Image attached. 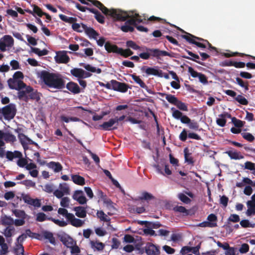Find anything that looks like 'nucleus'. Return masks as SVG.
Wrapping results in <instances>:
<instances>
[{
	"label": "nucleus",
	"instance_id": "8",
	"mask_svg": "<svg viewBox=\"0 0 255 255\" xmlns=\"http://www.w3.org/2000/svg\"><path fill=\"white\" fill-rule=\"evenodd\" d=\"M141 70L144 72L147 75H154L159 77H163V72L161 70H158L153 67H149L145 66L141 68Z\"/></svg>",
	"mask_w": 255,
	"mask_h": 255
},
{
	"label": "nucleus",
	"instance_id": "22",
	"mask_svg": "<svg viewBox=\"0 0 255 255\" xmlns=\"http://www.w3.org/2000/svg\"><path fill=\"white\" fill-rule=\"evenodd\" d=\"M18 137L20 140L21 144L23 146L24 149L25 150L26 144H27V143H29L31 139L28 137L26 135H25L24 133H18Z\"/></svg>",
	"mask_w": 255,
	"mask_h": 255
},
{
	"label": "nucleus",
	"instance_id": "32",
	"mask_svg": "<svg viewBox=\"0 0 255 255\" xmlns=\"http://www.w3.org/2000/svg\"><path fill=\"white\" fill-rule=\"evenodd\" d=\"M59 17L62 21L65 22L72 24L76 22L77 20L76 17H68L63 14H60L59 15Z\"/></svg>",
	"mask_w": 255,
	"mask_h": 255
},
{
	"label": "nucleus",
	"instance_id": "23",
	"mask_svg": "<svg viewBox=\"0 0 255 255\" xmlns=\"http://www.w3.org/2000/svg\"><path fill=\"white\" fill-rule=\"evenodd\" d=\"M48 167L52 169L55 172H58L62 170V166L59 162L51 161L48 164Z\"/></svg>",
	"mask_w": 255,
	"mask_h": 255
},
{
	"label": "nucleus",
	"instance_id": "10",
	"mask_svg": "<svg viewBox=\"0 0 255 255\" xmlns=\"http://www.w3.org/2000/svg\"><path fill=\"white\" fill-rule=\"evenodd\" d=\"M113 53H117L125 57H128L129 56H131L133 54V52L129 48L124 49L122 48L118 47L116 45L113 44Z\"/></svg>",
	"mask_w": 255,
	"mask_h": 255
},
{
	"label": "nucleus",
	"instance_id": "39",
	"mask_svg": "<svg viewBox=\"0 0 255 255\" xmlns=\"http://www.w3.org/2000/svg\"><path fill=\"white\" fill-rule=\"evenodd\" d=\"M41 94L37 91H32L28 95L29 99L35 100L36 102H39L40 100Z\"/></svg>",
	"mask_w": 255,
	"mask_h": 255
},
{
	"label": "nucleus",
	"instance_id": "41",
	"mask_svg": "<svg viewBox=\"0 0 255 255\" xmlns=\"http://www.w3.org/2000/svg\"><path fill=\"white\" fill-rule=\"evenodd\" d=\"M154 196L151 194L147 192H143L142 193V196L139 197V199L140 200L149 201L154 199Z\"/></svg>",
	"mask_w": 255,
	"mask_h": 255
},
{
	"label": "nucleus",
	"instance_id": "50",
	"mask_svg": "<svg viewBox=\"0 0 255 255\" xmlns=\"http://www.w3.org/2000/svg\"><path fill=\"white\" fill-rule=\"evenodd\" d=\"M48 220L52 221L53 222L59 226L60 227H65L67 225V223L64 220L60 221L58 219H55L52 217L48 218Z\"/></svg>",
	"mask_w": 255,
	"mask_h": 255
},
{
	"label": "nucleus",
	"instance_id": "47",
	"mask_svg": "<svg viewBox=\"0 0 255 255\" xmlns=\"http://www.w3.org/2000/svg\"><path fill=\"white\" fill-rule=\"evenodd\" d=\"M232 122L233 123L234 126L238 128H241L244 126V122H243L241 120L237 119L235 117H233L232 118Z\"/></svg>",
	"mask_w": 255,
	"mask_h": 255
},
{
	"label": "nucleus",
	"instance_id": "36",
	"mask_svg": "<svg viewBox=\"0 0 255 255\" xmlns=\"http://www.w3.org/2000/svg\"><path fill=\"white\" fill-rule=\"evenodd\" d=\"M97 216L101 221L110 222V218L103 211H98Z\"/></svg>",
	"mask_w": 255,
	"mask_h": 255
},
{
	"label": "nucleus",
	"instance_id": "42",
	"mask_svg": "<svg viewBox=\"0 0 255 255\" xmlns=\"http://www.w3.org/2000/svg\"><path fill=\"white\" fill-rule=\"evenodd\" d=\"M198 226L200 227L214 228L217 226V223H212L208 221H204L199 223Z\"/></svg>",
	"mask_w": 255,
	"mask_h": 255
},
{
	"label": "nucleus",
	"instance_id": "38",
	"mask_svg": "<svg viewBox=\"0 0 255 255\" xmlns=\"http://www.w3.org/2000/svg\"><path fill=\"white\" fill-rule=\"evenodd\" d=\"M43 234L45 239L48 240L51 244H55V240L52 233L45 231L43 232Z\"/></svg>",
	"mask_w": 255,
	"mask_h": 255
},
{
	"label": "nucleus",
	"instance_id": "51",
	"mask_svg": "<svg viewBox=\"0 0 255 255\" xmlns=\"http://www.w3.org/2000/svg\"><path fill=\"white\" fill-rule=\"evenodd\" d=\"M43 190L48 193H51L54 190V186L53 184H46L44 185Z\"/></svg>",
	"mask_w": 255,
	"mask_h": 255
},
{
	"label": "nucleus",
	"instance_id": "19",
	"mask_svg": "<svg viewBox=\"0 0 255 255\" xmlns=\"http://www.w3.org/2000/svg\"><path fill=\"white\" fill-rule=\"evenodd\" d=\"M225 153L227 154L231 159L238 160L242 159L244 158V156L241 154L240 152H238L237 151H233L232 150H229L226 151Z\"/></svg>",
	"mask_w": 255,
	"mask_h": 255
},
{
	"label": "nucleus",
	"instance_id": "3",
	"mask_svg": "<svg viewBox=\"0 0 255 255\" xmlns=\"http://www.w3.org/2000/svg\"><path fill=\"white\" fill-rule=\"evenodd\" d=\"M173 53H169L166 51L161 50L157 48H145V52L140 53L139 56H132L130 57V59L134 60L136 62L139 61V58L144 60H148L155 58L156 59H160L161 56H169L173 57Z\"/></svg>",
	"mask_w": 255,
	"mask_h": 255
},
{
	"label": "nucleus",
	"instance_id": "56",
	"mask_svg": "<svg viewBox=\"0 0 255 255\" xmlns=\"http://www.w3.org/2000/svg\"><path fill=\"white\" fill-rule=\"evenodd\" d=\"M242 135L244 139L250 142H252L255 139L254 135L249 132H243L242 133Z\"/></svg>",
	"mask_w": 255,
	"mask_h": 255
},
{
	"label": "nucleus",
	"instance_id": "9",
	"mask_svg": "<svg viewBox=\"0 0 255 255\" xmlns=\"http://www.w3.org/2000/svg\"><path fill=\"white\" fill-rule=\"evenodd\" d=\"M128 85L125 83L113 80V90L121 93H126L129 88Z\"/></svg>",
	"mask_w": 255,
	"mask_h": 255
},
{
	"label": "nucleus",
	"instance_id": "11",
	"mask_svg": "<svg viewBox=\"0 0 255 255\" xmlns=\"http://www.w3.org/2000/svg\"><path fill=\"white\" fill-rule=\"evenodd\" d=\"M145 250L147 255H157L160 254L158 247L152 243H148L145 246Z\"/></svg>",
	"mask_w": 255,
	"mask_h": 255
},
{
	"label": "nucleus",
	"instance_id": "13",
	"mask_svg": "<svg viewBox=\"0 0 255 255\" xmlns=\"http://www.w3.org/2000/svg\"><path fill=\"white\" fill-rule=\"evenodd\" d=\"M73 199L77 201L80 204H84L87 202V199L84 196L83 192L82 190H76L73 195Z\"/></svg>",
	"mask_w": 255,
	"mask_h": 255
},
{
	"label": "nucleus",
	"instance_id": "14",
	"mask_svg": "<svg viewBox=\"0 0 255 255\" xmlns=\"http://www.w3.org/2000/svg\"><path fill=\"white\" fill-rule=\"evenodd\" d=\"M81 27L83 28V31L89 37L93 38L95 39H97V37L99 35V33L93 28L88 27L86 24L81 23Z\"/></svg>",
	"mask_w": 255,
	"mask_h": 255
},
{
	"label": "nucleus",
	"instance_id": "16",
	"mask_svg": "<svg viewBox=\"0 0 255 255\" xmlns=\"http://www.w3.org/2000/svg\"><path fill=\"white\" fill-rule=\"evenodd\" d=\"M68 220L73 226L75 227H82L84 223L81 220L76 218L73 214L68 215Z\"/></svg>",
	"mask_w": 255,
	"mask_h": 255
},
{
	"label": "nucleus",
	"instance_id": "43",
	"mask_svg": "<svg viewBox=\"0 0 255 255\" xmlns=\"http://www.w3.org/2000/svg\"><path fill=\"white\" fill-rule=\"evenodd\" d=\"M13 213L16 217L19 218L20 219H23L24 220L26 218V214L23 210L15 209L13 211Z\"/></svg>",
	"mask_w": 255,
	"mask_h": 255
},
{
	"label": "nucleus",
	"instance_id": "27",
	"mask_svg": "<svg viewBox=\"0 0 255 255\" xmlns=\"http://www.w3.org/2000/svg\"><path fill=\"white\" fill-rule=\"evenodd\" d=\"M13 222L14 221L13 219L10 216H7L5 215L1 217V224L2 225L10 226V225L13 224Z\"/></svg>",
	"mask_w": 255,
	"mask_h": 255
},
{
	"label": "nucleus",
	"instance_id": "28",
	"mask_svg": "<svg viewBox=\"0 0 255 255\" xmlns=\"http://www.w3.org/2000/svg\"><path fill=\"white\" fill-rule=\"evenodd\" d=\"M182 37L183 38L185 39L189 43L195 44L198 47L202 48H205L206 47L205 44L202 43L201 42H197L196 40H195L194 39L189 38V37H188V36H187L185 35H182Z\"/></svg>",
	"mask_w": 255,
	"mask_h": 255
},
{
	"label": "nucleus",
	"instance_id": "6",
	"mask_svg": "<svg viewBox=\"0 0 255 255\" xmlns=\"http://www.w3.org/2000/svg\"><path fill=\"white\" fill-rule=\"evenodd\" d=\"M14 44L13 38L8 35H5L0 39V50L2 52L6 51V47H11Z\"/></svg>",
	"mask_w": 255,
	"mask_h": 255
},
{
	"label": "nucleus",
	"instance_id": "21",
	"mask_svg": "<svg viewBox=\"0 0 255 255\" xmlns=\"http://www.w3.org/2000/svg\"><path fill=\"white\" fill-rule=\"evenodd\" d=\"M185 161L188 164L193 165L194 160L193 157L191 156V153L189 152V149L188 147H185L183 150Z\"/></svg>",
	"mask_w": 255,
	"mask_h": 255
},
{
	"label": "nucleus",
	"instance_id": "35",
	"mask_svg": "<svg viewBox=\"0 0 255 255\" xmlns=\"http://www.w3.org/2000/svg\"><path fill=\"white\" fill-rule=\"evenodd\" d=\"M70 72L73 76L82 79L83 70L80 68H73L71 70Z\"/></svg>",
	"mask_w": 255,
	"mask_h": 255
},
{
	"label": "nucleus",
	"instance_id": "62",
	"mask_svg": "<svg viewBox=\"0 0 255 255\" xmlns=\"http://www.w3.org/2000/svg\"><path fill=\"white\" fill-rule=\"evenodd\" d=\"M143 232L145 235H150V236H156L157 235L155 231L150 227H146V228L143 229Z\"/></svg>",
	"mask_w": 255,
	"mask_h": 255
},
{
	"label": "nucleus",
	"instance_id": "26",
	"mask_svg": "<svg viewBox=\"0 0 255 255\" xmlns=\"http://www.w3.org/2000/svg\"><path fill=\"white\" fill-rule=\"evenodd\" d=\"M248 208L247 211V215L249 216L255 214V203L253 201H248L247 203Z\"/></svg>",
	"mask_w": 255,
	"mask_h": 255
},
{
	"label": "nucleus",
	"instance_id": "4",
	"mask_svg": "<svg viewBox=\"0 0 255 255\" xmlns=\"http://www.w3.org/2000/svg\"><path fill=\"white\" fill-rule=\"evenodd\" d=\"M2 115L6 120H11L14 118L16 113V108L14 104H9L3 107Z\"/></svg>",
	"mask_w": 255,
	"mask_h": 255
},
{
	"label": "nucleus",
	"instance_id": "53",
	"mask_svg": "<svg viewBox=\"0 0 255 255\" xmlns=\"http://www.w3.org/2000/svg\"><path fill=\"white\" fill-rule=\"evenodd\" d=\"M121 29L125 32H132L134 30V28L125 22L124 25L121 26Z\"/></svg>",
	"mask_w": 255,
	"mask_h": 255
},
{
	"label": "nucleus",
	"instance_id": "18",
	"mask_svg": "<svg viewBox=\"0 0 255 255\" xmlns=\"http://www.w3.org/2000/svg\"><path fill=\"white\" fill-rule=\"evenodd\" d=\"M186 51L188 54V55H190V56H191L192 57H190L186 56V55H183L182 56L183 58L192 60L201 65L204 66V63L203 62L196 60V59H199V56L197 54H196L193 53L192 52H191L189 50H186Z\"/></svg>",
	"mask_w": 255,
	"mask_h": 255
},
{
	"label": "nucleus",
	"instance_id": "20",
	"mask_svg": "<svg viewBox=\"0 0 255 255\" xmlns=\"http://www.w3.org/2000/svg\"><path fill=\"white\" fill-rule=\"evenodd\" d=\"M73 210L75 211V215L79 218H85L87 215L86 209L82 206L75 207Z\"/></svg>",
	"mask_w": 255,
	"mask_h": 255
},
{
	"label": "nucleus",
	"instance_id": "44",
	"mask_svg": "<svg viewBox=\"0 0 255 255\" xmlns=\"http://www.w3.org/2000/svg\"><path fill=\"white\" fill-rule=\"evenodd\" d=\"M235 100L240 104L246 106L248 104V101L243 96L241 95H238L235 98Z\"/></svg>",
	"mask_w": 255,
	"mask_h": 255
},
{
	"label": "nucleus",
	"instance_id": "61",
	"mask_svg": "<svg viewBox=\"0 0 255 255\" xmlns=\"http://www.w3.org/2000/svg\"><path fill=\"white\" fill-rule=\"evenodd\" d=\"M43 13L41 9L37 5H33V13L34 15L37 14L39 17H42L43 15Z\"/></svg>",
	"mask_w": 255,
	"mask_h": 255
},
{
	"label": "nucleus",
	"instance_id": "33",
	"mask_svg": "<svg viewBox=\"0 0 255 255\" xmlns=\"http://www.w3.org/2000/svg\"><path fill=\"white\" fill-rule=\"evenodd\" d=\"M173 210L175 212L182 213L185 216L189 215V211L182 206H176L173 208Z\"/></svg>",
	"mask_w": 255,
	"mask_h": 255
},
{
	"label": "nucleus",
	"instance_id": "17",
	"mask_svg": "<svg viewBox=\"0 0 255 255\" xmlns=\"http://www.w3.org/2000/svg\"><path fill=\"white\" fill-rule=\"evenodd\" d=\"M66 88L74 94L80 93V88L78 84L73 82H70L66 85Z\"/></svg>",
	"mask_w": 255,
	"mask_h": 255
},
{
	"label": "nucleus",
	"instance_id": "63",
	"mask_svg": "<svg viewBox=\"0 0 255 255\" xmlns=\"http://www.w3.org/2000/svg\"><path fill=\"white\" fill-rule=\"evenodd\" d=\"M220 203L224 207H226L228 205L229 198L225 195L220 196Z\"/></svg>",
	"mask_w": 255,
	"mask_h": 255
},
{
	"label": "nucleus",
	"instance_id": "55",
	"mask_svg": "<svg viewBox=\"0 0 255 255\" xmlns=\"http://www.w3.org/2000/svg\"><path fill=\"white\" fill-rule=\"evenodd\" d=\"M19 183L25 185L27 187H35V183L31 180H25L19 182Z\"/></svg>",
	"mask_w": 255,
	"mask_h": 255
},
{
	"label": "nucleus",
	"instance_id": "12",
	"mask_svg": "<svg viewBox=\"0 0 255 255\" xmlns=\"http://www.w3.org/2000/svg\"><path fill=\"white\" fill-rule=\"evenodd\" d=\"M54 58L56 62L57 63L66 64L70 61L69 56L64 51L58 52Z\"/></svg>",
	"mask_w": 255,
	"mask_h": 255
},
{
	"label": "nucleus",
	"instance_id": "58",
	"mask_svg": "<svg viewBox=\"0 0 255 255\" xmlns=\"http://www.w3.org/2000/svg\"><path fill=\"white\" fill-rule=\"evenodd\" d=\"M175 106L180 110L183 111H188V108L186 104L179 100H178V102L176 104Z\"/></svg>",
	"mask_w": 255,
	"mask_h": 255
},
{
	"label": "nucleus",
	"instance_id": "54",
	"mask_svg": "<svg viewBox=\"0 0 255 255\" xmlns=\"http://www.w3.org/2000/svg\"><path fill=\"white\" fill-rule=\"evenodd\" d=\"M7 83L9 88L11 89L16 90L17 87V83H18V80H16L13 78H10L9 80H8Z\"/></svg>",
	"mask_w": 255,
	"mask_h": 255
},
{
	"label": "nucleus",
	"instance_id": "48",
	"mask_svg": "<svg viewBox=\"0 0 255 255\" xmlns=\"http://www.w3.org/2000/svg\"><path fill=\"white\" fill-rule=\"evenodd\" d=\"M59 188L64 194H69V187L66 183H61L59 184Z\"/></svg>",
	"mask_w": 255,
	"mask_h": 255
},
{
	"label": "nucleus",
	"instance_id": "5",
	"mask_svg": "<svg viewBox=\"0 0 255 255\" xmlns=\"http://www.w3.org/2000/svg\"><path fill=\"white\" fill-rule=\"evenodd\" d=\"M80 1L82 4H86L89 6H91V4L88 3L87 1H89L92 3L94 6L98 7L99 9H100L102 12L106 15H110L112 16V9H109L107 8L106 6L104 5L103 3H102L100 1L97 0H78Z\"/></svg>",
	"mask_w": 255,
	"mask_h": 255
},
{
	"label": "nucleus",
	"instance_id": "49",
	"mask_svg": "<svg viewBox=\"0 0 255 255\" xmlns=\"http://www.w3.org/2000/svg\"><path fill=\"white\" fill-rule=\"evenodd\" d=\"M188 127L190 129L194 130H200L199 124L196 121H195L194 120H190V123L188 124Z\"/></svg>",
	"mask_w": 255,
	"mask_h": 255
},
{
	"label": "nucleus",
	"instance_id": "45",
	"mask_svg": "<svg viewBox=\"0 0 255 255\" xmlns=\"http://www.w3.org/2000/svg\"><path fill=\"white\" fill-rule=\"evenodd\" d=\"M178 198L181 201L185 204H189L191 201V199L189 198H188L186 195L182 193L178 194Z\"/></svg>",
	"mask_w": 255,
	"mask_h": 255
},
{
	"label": "nucleus",
	"instance_id": "29",
	"mask_svg": "<svg viewBox=\"0 0 255 255\" xmlns=\"http://www.w3.org/2000/svg\"><path fill=\"white\" fill-rule=\"evenodd\" d=\"M132 79L137 84H138L140 87L143 89H147V86L144 83V82L139 78L138 76H136L135 74L131 75Z\"/></svg>",
	"mask_w": 255,
	"mask_h": 255
},
{
	"label": "nucleus",
	"instance_id": "24",
	"mask_svg": "<svg viewBox=\"0 0 255 255\" xmlns=\"http://www.w3.org/2000/svg\"><path fill=\"white\" fill-rule=\"evenodd\" d=\"M72 179L73 182L79 185H84L85 184V180L84 177L79 175H72Z\"/></svg>",
	"mask_w": 255,
	"mask_h": 255
},
{
	"label": "nucleus",
	"instance_id": "1",
	"mask_svg": "<svg viewBox=\"0 0 255 255\" xmlns=\"http://www.w3.org/2000/svg\"><path fill=\"white\" fill-rule=\"evenodd\" d=\"M40 78L48 88L61 90L65 88V81L63 76L58 73H51L48 71H41Z\"/></svg>",
	"mask_w": 255,
	"mask_h": 255
},
{
	"label": "nucleus",
	"instance_id": "2",
	"mask_svg": "<svg viewBox=\"0 0 255 255\" xmlns=\"http://www.w3.org/2000/svg\"><path fill=\"white\" fill-rule=\"evenodd\" d=\"M130 18L125 22L129 25H136V22L140 23L143 22L141 16L138 13L131 11L129 12L123 11L120 9L113 8V20L125 21L128 18Z\"/></svg>",
	"mask_w": 255,
	"mask_h": 255
},
{
	"label": "nucleus",
	"instance_id": "52",
	"mask_svg": "<svg viewBox=\"0 0 255 255\" xmlns=\"http://www.w3.org/2000/svg\"><path fill=\"white\" fill-rule=\"evenodd\" d=\"M4 140L6 142H14L16 140L15 136L11 133H6L4 135Z\"/></svg>",
	"mask_w": 255,
	"mask_h": 255
},
{
	"label": "nucleus",
	"instance_id": "31",
	"mask_svg": "<svg viewBox=\"0 0 255 255\" xmlns=\"http://www.w3.org/2000/svg\"><path fill=\"white\" fill-rule=\"evenodd\" d=\"M15 231V229L12 226H8L2 232V234L6 238H10L12 237Z\"/></svg>",
	"mask_w": 255,
	"mask_h": 255
},
{
	"label": "nucleus",
	"instance_id": "64",
	"mask_svg": "<svg viewBox=\"0 0 255 255\" xmlns=\"http://www.w3.org/2000/svg\"><path fill=\"white\" fill-rule=\"evenodd\" d=\"M69 202L70 200L68 197H63L60 202V205L64 208H67L69 207Z\"/></svg>",
	"mask_w": 255,
	"mask_h": 255
},
{
	"label": "nucleus",
	"instance_id": "60",
	"mask_svg": "<svg viewBox=\"0 0 255 255\" xmlns=\"http://www.w3.org/2000/svg\"><path fill=\"white\" fill-rule=\"evenodd\" d=\"M80 65L84 67L87 70L91 72H96V68L92 66L89 64H86L84 63H80Z\"/></svg>",
	"mask_w": 255,
	"mask_h": 255
},
{
	"label": "nucleus",
	"instance_id": "25",
	"mask_svg": "<svg viewBox=\"0 0 255 255\" xmlns=\"http://www.w3.org/2000/svg\"><path fill=\"white\" fill-rule=\"evenodd\" d=\"M223 55H224L225 57H227V58H229V57L236 56H241V57L248 56V57H252L253 59H255V57H254V56H252L250 55L242 53H239V52H230L224 53L223 54Z\"/></svg>",
	"mask_w": 255,
	"mask_h": 255
},
{
	"label": "nucleus",
	"instance_id": "7",
	"mask_svg": "<svg viewBox=\"0 0 255 255\" xmlns=\"http://www.w3.org/2000/svg\"><path fill=\"white\" fill-rule=\"evenodd\" d=\"M187 137L196 140L201 139L200 136L197 133L194 132H189L188 133L187 129L184 128L179 134V138L182 141H185L187 140Z\"/></svg>",
	"mask_w": 255,
	"mask_h": 255
},
{
	"label": "nucleus",
	"instance_id": "57",
	"mask_svg": "<svg viewBox=\"0 0 255 255\" xmlns=\"http://www.w3.org/2000/svg\"><path fill=\"white\" fill-rule=\"evenodd\" d=\"M92 246L95 248H96L98 251H102L104 248V245L101 242H94L93 241L91 242Z\"/></svg>",
	"mask_w": 255,
	"mask_h": 255
},
{
	"label": "nucleus",
	"instance_id": "30",
	"mask_svg": "<svg viewBox=\"0 0 255 255\" xmlns=\"http://www.w3.org/2000/svg\"><path fill=\"white\" fill-rule=\"evenodd\" d=\"M236 83L241 87L244 88L246 91L249 90V82L248 81H244L242 79L237 77L236 78Z\"/></svg>",
	"mask_w": 255,
	"mask_h": 255
},
{
	"label": "nucleus",
	"instance_id": "40",
	"mask_svg": "<svg viewBox=\"0 0 255 255\" xmlns=\"http://www.w3.org/2000/svg\"><path fill=\"white\" fill-rule=\"evenodd\" d=\"M17 97L19 100H22L26 102H27L29 100L28 96L24 90H19L18 92Z\"/></svg>",
	"mask_w": 255,
	"mask_h": 255
},
{
	"label": "nucleus",
	"instance_id": "15",
	"mask_svg": "<svg viewBox=\"0 0 255 255\" xmlns=\"http://www.w3.org/2000/svg\"><path fill=\"white\" fill-rule=\"evenodd\" d=\"M61 242L66 246L67 248H70L73 245L76 244V242L67 235L62 236L60 238Z\"/></svg>",
	"mask_w": 255,
	"mask_h": 255
},
{
	"label": "nucleus",
	"instance_id": "46",
	"mask_svg": "<svg viewBox=\"0 0 255 255\" xmlns=\"http://www.w3.org/2000/svg\"><path fill=\"white\" fill-rule=\"evenodd\" d=\"M166 99L169 103L173 104L175 106L178 100V99L174 95H172L171 94L167 95L166 97Z\"/></svg>",
	"mask_w": 255,
	"mask_h": 255
},
{
	"label": "nucleus",
	"instance_id": "59",
	"mask_svg": "<svg viewBox=\"0 0 255 255\" xmlns=\"http://www.w3.org/2000/svg\"><path fill=\"white\" fill-rule=\"evenodd\" d=\"M171 110L173 111L172 116L176 119L180 120V118H181L183 116L182 113L174 108H172Z\"/></svg>",
	"mask_w": 255,
	"mask_h": 255
},
{
	"label": "nucleus",
	"instance_id": "37",
	"mask_svg": "<svg viewBox=\"0 0 255 255\" xmlns=\"http://www.w3.org/2000/svg\"><path fill=\"white\" fill-rule=\"evenodd\" d=\"M24 250L22 245L21 244H16L14 249V253L16 255H24Z\"/></svg>",
	"mask_w": 255,
	"mask_h": 255
},
{
	"label": "nucleus",
	"instance_id": "34",
	"mask_svg": "<svg viewBox=\"0 0 255 255\" xmlns=\"http://www.w3.org/2000/svg\"><path fill=\"white\" fill-rule=\"evenodd\" d=\"M31 49L32 52L36 54L39 56L46 55L48 54V52H49L48 50H47L46 49H44L42 50H41L38 48H36V47H31Z\"/></svg>",
	"mask_w": 255,
	"mask_h": 255
}]
</instances>
